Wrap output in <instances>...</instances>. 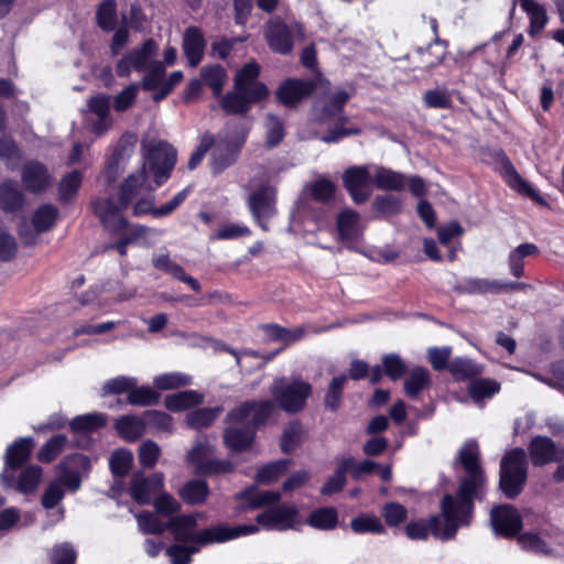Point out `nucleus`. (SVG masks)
Masks as SVG:
<instances>
[{
	"instance_id": "32",
	"label": "nucleus",
	"mask_w": 564,
	"mask_h": 564,
	"mask_svg": "<svg viewBox=\"0 0 564 564\" xmlns=\"http://www.w3.org/2000/svg\"><path fill=\"white\" fill-rule=\"evenodd\" d=\"M147 427V422L143 416L123 415L116 422V430L118 434L129 442L139 440Z\"/></svg>"
},
{
	"instance_id": "47",
	"label": "nucleus",
	"mask_w": 564,
	"mask_h": 564,
	"mask_svg": "<svg viewBox=\"0 0 564 564\" xmlns=\"http://www.w3.org/2000/svg\"><path fill=\"white\" fill-rule=\"evenodd\" d=\"M58 209L52 204L37 207L32 216V225L37 234L48 231L56 223Z\"/></svg>"
},
{
	"instance_id": "39",
	"label": "nucleus",
	"mask_w": 564,
	"mask_h": 564,
	"mask_svg": "<svg viewBox=\"0 0 564 564\" xmlns=\"http://www.w3.org/2000/svg\"><path fill=\"white\" fill-rule=\"evenodd\" d=\"M83 182V174L79 170H73L63 175L58 184V200L62 205L69 204L77 195Z\"/></svg>"
},
{
	"instance_id": "41",
	"label": "nucleus",
	"mask_w": 564,
	"mask_h": 564,
	"mask_svg": "<svg viewBox=\"0 0 564 564\" xmlns=\"http://www.w3.org/2000/svg\"><path fill=\"white\" fill-rule=\"evenodd\" d=\"M306 523L318 530H334L338 523V512L334 507H321L313 510Z\"/></svg>"
},
{
	"instance_id": "15",
	"label": "nucleus",
	"mask_w": 564,
	"mask_h": 564,
	"mask_svg": "<svg viewBox=\"0 0 564 564\" xmlns=\"http://www.w3.org/2000/svg\"><path fill=\"white\" fill-rule=\"evenodd\" d=\"M260 73L261 67L256 61L243 64L234 77V88L249 91L254 98L265 100L270 90L263 82L259 80Z\"/></svg>"
},
{
	"instance_id": "50",
	"label": "nucleus",
	"mask_w": 564,
	"mask_h": 564,
	"mask_svg": "<svg viewBox=\"0 0 564 564\" xmlns=\"http://www.w3.org/2000/svg\"><path fill=\"white\" fill-rule=\"evenodd\" d=\"M66 444L67 437L64 434H56L52 436L42 445L37 452V460L43 464H50L54 462L62 454Z\"/></svg>"
},
{
	"instance_id": "35",
	"label": "nucleus",
	"mask_w": 564,
	"mask_h": 564,
	"mask_svg": "<svg viewBox=\"0 0 564 564\" xmlns=\"http://www.w3.org/2000/svg\"><path fill=\"white\" fill-rule=\"evenodd\" d=\"M223 406L198 408L186 414V424L193 430H203L212 426L223 412Z\"/></svg>"
},
{
	"instance_id": "34",
	"label": "nucleus",
	"mask_w": 564,
	"mask_h": 564,
	"mask_svg": "<svg viewBox=\"0 0 564 564\" xmlns=\"http://www.w3.org/2000/svg\"><path fill=\"white\" fill-rule=\"evenodd\" d=\"M200 82L209 87L215 97H219L223 93L227 72L220 64L206 65L199 70Z\"/></svg>"
},
{
	"instance_id": "25",
	"label": "nucleus",
	"mask_w": 564,
	"mask_h": 564,
	"mask_svg": "<svg viewBox=\"0 0 564 564\" xmlns=\"http://www.w3.org/2000/svg\"><path fill=\"white\" fill-rule=\"evenodd\" d=\"M25 203V197L19 188L17 181L8 178L0 184V209L6 214L20 212Z\"/></svg>"
},
{
	"instance_id": "56",
	"label": "nucleus",
	"mask_w": 564,
	"mask_h": 564,
	"mask_svg": "<svg viewBox=\"0 0 564 564\" xmlns=\"http://www.w3.org/2000/svg\"><path fill=\"white\" fill-rule=\"evenodd\" d=\"M350 529L356 534H384L386 528L380 519L371 514H360L350 521Z\"/></svg>"
},
{
	"instance_id": "59",
	"label": "nucleus",
	"mask_w": 564,
	"mask_h": 564,
	"mask_svg": "<svg viewBox=\"0 0 564 564\" xmlns=\"http://www.w3.org/2000/svg\"><path fill=\"white\" fill-rule=\"evenodd\" d=\"M133 456L129 449L119 448L115 451L109 459L110 471L115 477H124L131 469Z\"/></svg>"
},
{
	"instance_id": "13",
	"label": "nucleus",
	"mask_w": 564,
	"mask_h": 564,
	"mask_svg": "<svg viewBox=\"0 0 564 564\" xmlns=\"http://www.w3.org/2000/svg\"><path fill=\"white\" fill-rule=\"evenodd\" d=\"M259 531L256 524H239L230 527L227 523H220L205 528L196 533V543L209 545L216 543H225L234 539L254 534Z\"/></svg>"
},
{
	"instance_id": "18",
	"label": "nucleus",
	"mask_w": 564,
	"mask_h": 564,
	"mask_svg": "<svg viewBox=\"0 0 564 564\" xmlns=\"http://www.w3.org/2000/svg\"><path fill=\"white\" fill-rule=\"evenodd\" d=\"M164 487L163 475L154 473L149 477L141 474H134L129 487L131 498L139 505H148L153 494L162 490Z\"/></svg>"
},
{
	"instance_id": "22",
	"label": "nucleus",
	"mask_w": 564,
	"mask_h": 564,
	"mask_svg": "<svg viewBox=\"0 0 564 564\" xmlns=\"http://www.w3.org/2000/svg\"><path fill=\"white\" fill-rule=\"evenodd\" d=\"M89 465V458L80 453L66 455L58 467L62 471L61 482L72 491L79 489L82 479L79 474L73 468H85Z\"/></svg>"
},
{
	"instance_id": "12",
	"label": "nucleus",
	"mask_w": 564,
	"mask_h": 564,
	"mask_svg": "<svg viewBox=\"0 0 564 564\" xmlns=\"http://www.w3.org/2000/svg\"><path fill=\"white\" fill-rule=\"evenodd\" d=\"M316 84L312 79L290 77L280 83L275 89V99L285 108H295L300 102L310 98L315 91Z\"/></svg>"
},
{
	"instance_id": "24",
	"label": "nucleus",
	"mask_w": 564,
	"mask_h": 564,
	"mask_svg": "<svg viewBox=\"0 0 564 564\" xmlns=\"http://www.w3.org/2000/svg\"><path fill=\"white\" fill-rule=\"evenodd\" d=\"M34 445V440L30 436L14 441L6 451V467L11 471L22 468L30 459Z\"/></svg>"
},
{
	"instance_id": "3",
	"label": "nucleus",
	"mask_w": 564,
	"mask_h": 564,
	"mask_svg": "<svg viewBox=\"0 0 564 564\" xmlns=\"http://www.w3.org/2000/svg\"><path fill=\"white\" fill-rule=\"evenodd\" d=\"M148 180L145 167L128 175L119 187L118 204L112 198L96 197L91 200L94 215L100 220L102 227L111 235H119L129 226L128 219L122 216L139 195L140 189Z\"/></svg>"
},
{
	"instance_id": "44",
	"label": "nucleus",
	"mask_w": 564,
	"mask_h": 564,
	"mask_svg": "<svg viewBox=\"0 0 564 564\" xmlns=\"http://www.w3.org/2000/svg\"><path fill=\"white\" fill-rule=\"evenodd\" d=\"M96 24L104 32L116 30L118 22L116 0H102L96 9Z\"/></svg>"
},
{
	"instance_id": "9",
	"label": "nucleus",
	"mask_w": 564,
	"mask_h": 564,
	"mask_svg": "<svg viewBox=\"0 0 564 564\" xmlns=\"http://www.w3.org/2000/svg\"><path fill=\"white\" fill-rule=\"evenodd\" d=\"M249 131L250 129L243 126L232 139H215V145L212 148V169L215 174L221 173L237 162Z\"/></svg>"
},
{
	"instance_id": "40",
	"label": "nucleus",
	"mask_w": 564,
	"mask_h": 564,
	"mask_svg": "<svg viewBox=\"0 0 564 564\" xmlns=\"http://www.w3.org/2000/svg\"><path fill=\"white\" fill-rule=\"evenodd\" d=\"M372 182L377 188L382 191H402L405 185V177L400 172L380 166L377 169Z\"/></svg>"
},
{
	"instance_id": "5",
	"label": "nucleus",
	"mask_w": 564,
	"mask_h": 564,
	"mask_svg": "<svg viewBox=\"0 0 564 564\" xmlns=\"http://www.w3.org/2000/svg\"><path fill=\"white\" fill-rule=\"evenodd\" d=\"M528 480V462L523 448L514 447L501 458L499 469V489L509 499L518 498Z\"/></svg>"
},
{
	"instance_id": "60",
	"label": "nucleus",
	"mask_w": 564,
	"mask_h": 564,
	"mask_svg": "<svg viewBox=\"0 0 564 564\" xmlns=\"http://www.w3.org/2000/svg\"><path fill=\"white\" fill-rule=\"evenodd\" d=\"M235 464L229 459L210 458L205 464H200L197 470V476L213 477L221 476L234 473Z\"/></svg>"
},
{
	"instance_id": "4",
	"label": "nucleus",
	"mask_w": 564,
	"mask_h": 564,
	"mask_svg": "<svg viewBox=\"0 0 564 564\" xmlns=\"http://www.w3.org/2000/svg\"><path fill=\"white\" fill-rule=\"evenodd\" d=\"M457 460L466 476L460 478L457 491L453 496L457 505L474 516L475 500H482L487 481L478 443L474 440L465 442L458 452Z\"/></svg>"
},
{
	"instance_id": "46",
	"label": "nucleus",
	"mask_w": 564,
	"mask_h": 564,
	"mask_svg": "<svg viewBox=\"0 0 564 564\" xmlns=\"http://www.w3.org/2000/svg\"><path fill=\"white\" fill-rule=\"evenodd\" d=\"M341 466H345L346 475L349 474L354 480H360L365 475H370L377 471L379 468V463L365 459L362 462H357L354 456H341L338 457Z\"/></svg>"
},
{
	"instance_id": "14",
	"label": "nucleus",
	"mask_w": 564,
	"mask_h": 564,
	"mask_svg": "<svg viewBox=\"0 0 564 564\" xmlns=\"http://www.w3.org/2000/svg\"><path fill=\"white\" fill-rule=\"evenodd\" d=\"M490 521L494 531L503 538L512 539L520 534L523 521L512 505H499L491 509Z\"/></svg>"
},
{
	"instance_id": "33",
	"label": "nucleus",
	"mask_w": 564,
	"mask_h": 564,
	"mask_svg": "<svg viewBox=\"0 0 564 564\" xmlns=\"http://www.w3.org/2000/svg\"><path fill=\"white\" fill-rule=\"evenodd\" d=\"M459 294H498V280L467 278L455 286Z\"/></svg>"
},
{
	"instance_id": "8",
	"label": "nucleus",
	"mask_w": 564,
	"mask_h": 564,
	"mask_svg": "<svg viewBox=\"0 0 564 564\" xmlns=\"http://www.w3.org/2000/svg\"><path fill=\"white\" fill-rule=\"evenodd\" d=\"M144 158L153 182L161 186L171 177L177 161V151L167 141L160 140L148 148Z\"/></svg>"
},
{
	"instance_id": "54",
	"label": "nucleus",
	"mask_w": 564,
	"mask_h": 564,
	"mask_svg": "<svg viewBox=\"0 0 564 564\" xmlns=\"http://www.w3.org/2000/svg\"><path fill=\"white\" fill-rule=\"evenodd\" d=\"M371 207L377 217H390L401 212L402 202L391 194L378 195L375 197Z\"/></svg>"
},
{
	"instance_id": "49",
	"label": "nucleus",
	"mask_w": 564,
	"mask_h": 564,
	"mask_svg": "<svg viewBox=\"0 0 564 564\" xmlns=\"http://www.w3.org/2000/svg\"><path fill=\"white\" fill-rule=\"evenodd\" d=\"M161 393L150 386H134L127 395V403L135 406H152L160 402Z\"/></svg>"
},
{
	"instance_id": "17",
	"label": "nucleus",
	"mask_w": 564,
	"mask_h": 564,
	"mask_svg": "<svg viewBox=\"0 0 564 564\" xmlns=\"http://www.w3.org/2000/svg\"><path fill=\"white\" fill-rule=\"evenodd\" d=\"M43 475V469L39 465H30L23 468L18 478L13 471H6L1 475V485L7 489L29 495L36 490Z\"/></svg>"
},
{
	"instance_id": "31",
	"label": "nucleus",
	"mask_w": 564,
	"mask_h": 564,
	"mask_svg": "<svg viewBox=\"0 0 564 564\" xmlns=\"http://www.w3.org/2000/svg\"><path fill=\"white\" fill-rule=\"evenodd\" d=\"M159 46L154 39L143 41L140 47L132 48L127 54L132 62L133 69L142 72L150 67V61L158 54Z\"/></svg>"
},
{
	"instance_id": "10",
	"label": "nucleus",
	"mask_w": 564,
	"mask_h": 564,
	"mask_svg": "<svg viewBox=\"0 0 564 564\" xmlns=\"http://www.w3.org/2000/svg\"><path fill=\"white\" fill-rule=\"evenodd\" d=\"M343 186L356 205H362L372 195V178L367 165L348 166L343 175Z\"/></svg>"
},
{
	"instance_id": "64",
	"label": "nucleus",
	"mask_w": 564,
	"mask_h": 564,
	"mask_svg": "<svg viewBox=\"0 0 564 564\" xmlns=\"http://www.w3.org/2000/svg\"><path fill=\"white\" fill-rule=\"evenodd\" d=\"M138 137L133 132H124L115 144L110 156L124 162L133 154Z\"/></svg>"
},
{
	"instance_id": "6",
	"label": "nucleus",
	"mask_w": 564,
	"mask_h": 564,
	"mask_svg": "<svg viewBox=\"0 0 564 564\" xmlns=\"http://www.w3.org/2000/svg\"><path fill=\"white\" fill-rule=\"evenodd\" d=\"M270 393L278 406L286 413L294 414L304 409L312 394V386L303 380L289 381L285 377L276 378L270 387Z\"/></svg>"
},
{
	"instance_id": "37",
	"label": "nucleus",
	"mask_w": 564,
	"mask_h": 564,
	"mask_svg": "<svg viewBox=\"0 0 564 564\" xmlns=\"http://www.w3.org/2000/svg\"><path fill=\"white\" fill-rule=\"evenodd\" d=\"M500 383L495 379L489 378H474L468 387L467 391L469 397L475 403L490 399L500 391Z\"/></svg>"
},
{
	"instance_id": "58",
	"label": "nucleus",
	"mask_w": 564,
	"mask_h": 564,
	"mask_svg": "<svg viewBox=\"0 0 564 564\" xmlns=\"http://www.w3.org/2000/svg\"><path fill=\"white\" fill-rule=\"evenodd\" d=\"M347 375L340 373L332 379L327 392L325 394L324 403L327 409L335 412L341 403L345 383L347 382Z\"/></svg>"
},
{
	"instance_id": "61",
	"label": "nucleus",
	"mask_w": 564,
	"mask_h": 564,
	"mask_svg": "<svg viewBox=\"0 0 564 564\" xmlns=\"http://www.w3.org/2000/svg\"><path fill=\"white\" fill-rule=\"evenodd\" d=\"M381 364L384 369V375L391 381L400 380L408 372L406 364L398 354H384L381 357Z\"/></svg>"
},
{
	"instance_id": "23",
	"label": "nucleus",
	"mask_w": 564,
	"mask_h": 564,
	"mask_svg": "<svg viewBox=\"0 0 564 564\" xmlns=\"http://www.w3.org/2000/svg\"><path fill=\"white\" fill-rule=\"evenodd\" d=\"M182 47L188 65L196 67L202 62L205 50V39L199 28L185 29Z\"/></svg>"
},
{
	"instance_id": "51",
	"label": "nucleus",
	"mask_w": 564,
	"mask_h": 564,
	"mask_svg": "<svg viewBox=\"0 0 564 564\" xmlns=\"http://www.w3.org/2000/svg\"><path fill=\"white\" fill-rule=\"evenodd\" d=\"M350 99V95L344 90H336L323 105L321 110V116L323 121L333 120L338 115L344 112V108L348 100Z\"/></svg>"
},
{
	"instance_id": "45",
	"label": "nucleus",
	"mask_w": 564,
	"mask_h": 564,
	"mask_svg": "<svg viewBox=\"0 0 564 564\" xmlns=\"http://www.w3.org/2000/svg\"><path fill=\"white\" fill-rule=\"evenodd\" d=\"M107 424L105 414L101 413H87L75 416L69 422V427L74 433H93Z\"/></svg>"
},
{
	"instance_id": "48",
	"label": "nucleus",
	"mask_w": 564,
	"mask_h": 564,
	"mask_svg": "<svg viewBox=\"0 0 564 564\" xmlns=\"http://www.w3.org/2000/svg\"><path fill=\"white\" fill-rule=\"evenodd\" d=\"M87 107L90 112L98 117V121L94 124L93 131L97 134L101 133L106 129L104 126L105 120L109 116L110 111V97L104 94L93 96L87 101Z\"/></svg>"
},
{
	"instance_id": "55",
	"label": "nucleus",
	"mask_w": 564,
	"mask_h": 564,
	"mask_svg": "<svg viewBox=\"0 0 564 564\" xmlns=\"http://www.w3.org/2000/svg\"><path fill=\"white\" fill-rule=\"evenodd\" d=\"M359 220V214L351 209H343L336 218L337 231L341 239L350 240L356 236V227Z\"/></svg>"
},
{
	"instance_id": "53",
	"label": "nucleus",
	"mask_w": 564,
	"mask_h": 564,
	"mask_svg": "<svg viewBox=\"0 0 564 564\" xmlns=\"http://www.w3.org/2000/svg\"><path fill=\"white\" fill-rule=\"evenodd\" d=\"M311 198L321 204H329L336 195V185L327 177H319L310 185Z\"/></svg>"
},
{
	"instance_id": "27",
	"label": "nucleus",
	"mask_w": 564,
	"mask_h": 564,
	"mask_svg": "<svg viewBox=\"0 0 564 564\" xmlns=\"http://www.w3.org/2000/svg\"><path fill=\"white\" fill-rule=\"evenodd\" d=\"M519 1L521 9L528 14L529 18L528 34L534 39L544 30L549 22L546 9L535 0Z\"/></svg>"
},
{
	"instance_id": "28",
	"label": "nucleus",
	"mask_w": 564,
	"mask_h": 564,
	"mask_svg": "<svg viewBox=\"0 0 564 564\" xmlns=\"http://www.w3.org/2000/svg\"><path fill=\"white\" fill-rule=\"evenodd\" d=\"M501 169L505 181L512 189L529 198L534 199L538 197L535 189L518 173L505 153H502Z\"/></svg>"
},
{
	"instance_id": "29",
	"label": "nucleus",
	"mask_w": 564,
	"mask_h": 564,
	"mask_svg": "<svg viewBox=\"0 0 564 564\" xmlns=\"http://www.w3.org/2000/svg\"><path fill=\"white\" fill-rule=\"evenodd\" d=\"M210 495L208 482L205 479L187 480L178 490L180 498L188 506H200Z\"/></svg>"
},
{
	"instance_id": "36",
	"label": "nucleus",
	"mask_w": 564,
	"mask_h": 564,
	"mask_svg": "<svg viewBox=\"0 0 564 564\" xmlns=\"http://www.w3.org/2000/svg\"><path fill=\"white\" fill-rule=\"evenodd\" d=\"M335 119V126L327 129V131L319 138L321 141L328 144L337 143L345 138L361 134V128L346 127V123L349 121V118L347 116L340 113Z\"/></svg>"
},
{
	"instance_id": "7",
	"label": "nucleus",
	"mask_w": 564,
	"mask_h": 564,
	"mask_svg": "<svg viewBox=\"0 0 564 564\" xmlns=\"http://www.w3.org/2000/svg\"><path fill=\"white\" fill-rule=\"evenodd\" d=\"M305 35L304 26L294 22L285 23L281 18H272L265 22L264 39L269 48L276 54L289 55L294 47L296 37L303 39Z\"/></svg>"
},
{
	"instance_id": "57",
	"label": "nucleus",
	"mask_w": 564,
	"mask_h": 564,
	"mask_svg": "<svg viewBox=\"0 0 564 564\" xmlns=\"http://www.w3.org/2000/svg\"><path fill=\"white\" fill-rule=\"evenodd\" d=\"M303 442V430L299 421L291 422L282 432L280 447L282 453L291 454Z\"/></svg>"
},
{
	"instance_id": "62",
	"label": "nucleus",
	"mask_w": 564,
	"mask_h": 564,
	"mask_svg": "<svg viewBox=\"0 0 564 564\" xmlns=\"http://www.w3.org/2000/svg\"><path fill=\"white\" fill-rule=\"evenodd\" d=\"M381 516L390 528H397L404 523L408 519V510L400 502H387L381 509Z\"/></svg>"
},
{
	"instance_id": "19",
	"label": "nucleus",
	"mask_w": 564,
	"mask_h": 564,
	"mask_svg": "<svg viewBox=\"0 0 564 564\" xmlns=\"http://www.w3.org/2000/svg\"><path fill=\"white\" fill-rule=\"evenodd\" d=\"M297 509L285 505L268 508L256 517L258 524L268 529L285 530L293 527L297 517Z\"/></svg>"
},
{
	"instance_id": "43",
	"label": "nucleus",
	"mask_w": 564,
	"mask_h": 564,
	"mask_svg": "<svg viewBox=\"0 0 564 564\" xmlns=\"http://www.w3.org/2000/svg\"><path fill=\"white\" fill-rule=\"evenodd\" d=\"M451 375L456 381L473 380L482 373V367L475 361L456 357L454 358L448 368Z\"/></svg>"
},
{
	"instance_id": "1",
	"label": "nucleus",
	"mask_w": 564,
	"mask_h": 564,
	"mask_svg": "<svg viewBox=\"0 0 564 564\" xmlns=\"http://www.w3.org/2000/svg\"><path fill=\"white\" fill-rule=\"evenodd\" d=\"M274 411L271 400H248L232 408L225 417L228 424L223 443L232 453H243L253 446L257 432L267 424Z\"/></svg>"
},
{
	"instance_id": "63",
	"label": "nucleus",
	"mask_w": 564,
	"mask_h": 564,
	"mask_svg": "<svg viewBox=\"0 0 564 564\" xmlns=\"http://www.w3.org/2000/svg\"><path fill=\"white\" fill-rule=\"evenodd\" d=\"M345 466H341L339 458H336V468L334 474L327 478V480L324 482V485L321 488V494L323 496H332L335 494L340 492L346 484V473H345Z\"/></svg>"
},
{
	"instance_id": "38",
	"label": "nucleus",
	"mask_w": 564,
	"mask_h": 564,
	"mask_svg": "<svg viewBox=\"0 0 564 564\" xmlns=\"http://www.w3.org/2000/svg\"><path fill=\"white\" fill-rule=\"evenodd\" d=\"M431 377L430 372L424 367H415L412 369L410 376L404 380V392L412 399L416 400L420 393L430 387Z\"/></svg>"
},
{
	"instance_id": "11",
	"label": "nucleus",
	"mask_w": 564,
	"mask_h": 564,
	"mask_svg": "<svg viewBox=\"0 0 564 564\" xmlns=\"http://www.w3.org/2000/svg\"><path fill=\"white\" fill-rule=\"evenodd\" d=\"M249 210L254 221L268 230V220L276 214V189L269 184L260 185L250 193L247 200Z\"/></svg>"
},
{
	"instance_id": "16",
	"label": "nucleus",
	"mask_w": 564,
	"mask_h": 564,
	"mask_svg": "<svg viewBox=\"0 0 564 564\" xmlns=\"http://www.w3.org/2000/svg\"><path fill=\"white\" fill-rule=\"evenodd\" d=\"M21 181L29 193L42 194L52 185L53 177L44 163L30 160L21 167Z\"/></svg>"
},
{
	"instance_id": "26",
	"label": "nucleus",
	"mask_w": 564,
	"mask_h": 564,
	"mask_svg": "<svg viewBox=\"0 0 564 564\" xmlns=\"http://www.w3.org/2000/svg\"><path fill=\"white\" fill-rule=\"evenodd\" d=\"M197 525L196 517L193 514H178L169 519L166 530H170L177 542H196V533H193Z\"/></svg>"
},
{
	"instance_id": "20",
	"label": "nucleus",
	"mask_w": 564,
	"mask_h": 564,
	"mask_svg": "<svg viewBox=\"0 0 564 564\" xmlns=\"http://www.w3.org/2000/svg\"><path fill=\"white\" fill-rule=\"evenodd\" d=\"M531 463L535 467L545 466L553 462H561L563 456L558 453L555 442L544 435L531 438L528 445Z\"/></svg>"
},
{
	"instance_id": "21",
	"label": "nucleus",
	"mask_w": 564,
	"mask_h": 564,
	"mask_svg": "<svg viewBox=\"0 0 564 564\" xmlns=\"http://www.w3.org/2000/svg\"><path fill=\"white\" fill-rule=\"evenodd\" d=\"M263 99L254 98L251 93L235 89L227 91L220 100V108L227 115L246 116L253 105L262 102Z\"/></svg>"
},
{
	"instance_id": "2",
	"label": "nucleus",
	"mask_w": 564,
	"mask_h": 564,
	"mask_svg": "<svg viewBox=\"0 0 564 564\" xmlns=\"http://www.w3.org/2000/svg\"><path fill=\"white\" fill-rule=\"evenodd\" d=\"M474 516L455 502L452 494H444L440 513L427 519L412 520L404 525L405 535L413 541H426L430 535L442 542L452 541L463 527L471 523Z\"/></svg>"
},
{
	"instance_id": "30",
	"label": "nucleus",
	"mask_w": 564,
	"mask_h": 564,
	"mask_svg": "<svg viewBox=\"0 0 564 564\" xmlns=\"http://www.w3.org/2000/svg\"><path fill=\"white\" fill-rule=\"evenodd\" d=\"M204 402V395L195 390H184L169 394L164 399L165 408L174 413L197 406Z\"/></svg>"
},
{
	"instance_id": "52",
	"label": "nucleus",
	"mask_w": 564,
	"mask_h": 564,
	"mask_svg": "<svg viewBox=\"0 0 564 564\" xmlns=\"http://www.w3.org/2000/svg\"><path fill=\"white\" fill-rule=\"evenodd\" d=\"M285 137L284 122L274 113H268L265 117V148L273 149L278 147Z\"/></svg>"
},
{
	"instance_id": "42",
	"label": "nucleus",
	"mask_w": 564,
	"mask_h": 564,
	"mask_svg": "<svg viewBox=\"0 0 564 564\" xmlns=\"http://www.w3.org/2000/svg\"><path fill=\"white\" fill-rule=\"evenodd\" d=\"M291 464L292 459L290 458H282L279 460L270 462L257 469L254 479L258 484L269 485L276 480L280 476L284 475Z\"/></svg>"
}]
</instances>
